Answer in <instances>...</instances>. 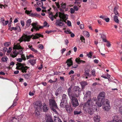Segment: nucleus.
I'll list each match as a JSON object with an SVG mask.
<instances>
[{
  "instance_id": "1",
  "label": "nucleus",
  "mask_w": 122,
  "mask_h": 122,
  "mask_svg": "<svg viewBox=\"0 0 122 122\" xmlns=\"http://www.w3.org/2000/svg\"><path fill=\"white\" fill-rule=\"evenodd\" d=\"M13 52L11 53L10 54V56L12 57L15 58L16 57L18 54H20L21 55V58L25 61L26 60V58L25 56V55L22 54L23 51L22 50H19V49H22L21 47L20 46L19 44H17L15 45H14L13 47Z\"/></svg>"
},
{
  "instance_id": "2",
  "label": "nucleus",
  "mask_w": 122,
  "mask_h": 122,
  "mask_svg": "<svg viewBox=\"0 0 122 122\" xmlns=\"http://www.w3.org/2000/svg\"><path fill=\"white\" fill-rule=\"evenodd\" d=\"M96 102L95 100H91L89 98L87 101L84 104L83 106V109L86 113L89 114L90 115H92L93 113V112L92 111L91 109L92 103Z\"/></svg>"
},
{
  "instance_id": "3",
  "label": "nucleus",
  "mask_w": 122,
  "mask_h": 122,
  "mask_svg": "<svg viewBox=\"0 0 122 122\" xmlns=\"http://www.w3.org/2000/svg\"><path fill=\"white\" fill-rule=\"evenodd\" d=\"M39 37H43V36L42 35L38 33L36 34L35 35H32L31 36H28L25 35H24L19 40L20 42L23 41L25 42L26 41L29 42L30 41V38L33 37V38H32L33 39H38L39 38Z\"/></svg>"
},
{
  "instance_id": "4",
  "label": "nucleus",
  "mask_w": 122,
  "mask_h": 122,
  "mask_svg": "<svg viewBox=\"0 0 122 122\" xmlns=\"http://www.w3.org/2000/svg\"><path fill=\"white\" fill-rule=\"evenodd\" d=\"M105 96V93L104 92H101L99 94L97 97V100L96 103L99 107H101L102 104L104 103L103 102L105 101L104 99Z\"/></svg>"
},
{
  "instance_id": "5",
  "label": "nucleus",
  "mask_w": 122,
  "mask_h": 122,
  "mask_svg": "<svg viewBox=\"0 0 122 122\" xmlns=\"http://www.w3.org/2000/svg\"><path fill=\"white\" fill-rule=\"evenodd\" d=\"M25 64L24 63L22 64L18 63L16 64L17 66L16 68L17 70H21L22 72L23 73H26V71L29 67H28L26 66H25Z\"/></svg>"
},
{
  "instance_id": "6",
  "label": "nucleus",
  "mask_w": 122,
  "mask_h": 122,
  "mask_svg": "<svg viewBox=\"0 0 122 122\" xmlns=\"http://www.w3.org/2000/svg\"><path fill=\"white\" fill-rule=\"evenodd\" d=\"M104 103L102 104L103 108L104 111H108L110 109V102L107 99H105V101L103 102Z\"/></svg>"
},
{
  "instance_id": "7",
  "label": "nucleus",
  "mask_w": 122,
  "mask_h": 122,
  "mask_svg": "<svg viewBox=\"0 0 122 122\" xmlns=\"http://www.w3.org/2000/svg\"><path fill=\"white\" fill-rule=\"evenodd\" d=\"M73 106L75 107L78 106L79 105L77 99L75 97V96H73L70 98Z\"/></svg>"
},
{
  "instance_id": "8",
  "label": "nucleus",
  "mask_w": 122,
  "mask_h": 122,
  "mask_svg": "<svg viewBox=\"0 0 122 122\" xmlns=\"http://www.w3.org/2000/svg\"><path fill=\"white\" fill-rule=\"evenodd\" d=\"M74 94L75 97H78L81 91V89L78 86H75L73 88Z\"/></svg>"
},
{
  "instance_id": "9",
  "label": "nucleus",
  "mask_w": 122,
  "mask_h": 122,
  "mask_svg": "<svg viewBox=\"0 0 122 122\" xmlns=\"http://www.w3.org/2000/svg\"><path fill=\"white\" fill-rule=\"evenodd\" d=\"M49 105L50 107H54L56 109L58 108L56 101L53 99H50L49 100Z\"/></svg>"
},
{
  "instance_id": "10",
  "label": "nucleus",
  "mask_w": 122,
  "mask_h": 122,
  "mask_svg": "<svg viewBox=\"0 0 122 122\" xmlns=\"http://www.w3.org/2000/svg\"><path fill=\"white\" fill-rule=\"evenodd\" d=\"M34 107L36 110H41V107L42 106L41 102L40 101H36L34 103Z\"/></svg>"
},
{
  "instance_id": "11",
  "label": "nucleus",
  "mask_w": 122,
  "mask_h": 122,
  "mask_svg": "<svg viewBox=\"0 0 122 122\" xmlns=\"http://www.w3.org/2000/svg\"><path fill=\"white\" fill-rule=\"evenodd\" d=\"M55 24L56 25L60 26H63L64 25L63 22V20L61 19L56 20Z\"/></svg>"
},
{
  "instance_id": "12",
  "label": "nucleus",
  "mask_w": 122,
  "mask_h": 122,
  "mask_svg": "<svg viewBox=\"0 0 122 122\" xmlns=\"http://www.w3.org/2000/svg\"><path fill=\"white\" fill-rule=\"evenodd\" d=\"M59 16L61 20H67L68 19V15H65L61 12H59Z\"/></svg>"
},
{
  "instance_id": "13",
  "label": "nucleus",
  "mask_w": 122,
  "mask_h": 122,
  "mask_svg": "<svg viewBox=\"0 0 122 122\" xmlns=\"http://www.w3.org/2000/svg\"><path fill=\"white\" fill-rule=\"evenodd\" d=\"M43 107H41V109H42L44 112H47L49 110V108L47 107V105L45 103H44L42 105Z\"/></svg>"
},
{
  "instance_id": "14",
  "label": "nucleus",
  "mask_w": 122,
  "mask_h": 122,
  "mask_svg": "<svg viewBox=\"0 0 122 122\" xmlns=\"http://www.w3.org/2000/svg\"><path fill=\"white\" fill-rule=\"evenodd\" d=\"M60 105L62 107H66L68 106V105L67 102L65 101H62L61 100V101Z\"/></svg>"
},
{
  "instance_id": "15",
  "label": "nucleus",
  "mask_w": 122,
  "mask_h": 122,
  "mask_svg": "<svg viewBox=\"0 0 122 122\" xmlns=\"http://www.w3.org/2000/svg\"><path fill=\"white\" fill-rule=\"evenodd\" d=\"M71 86L68 89V93L70 98H71L73 96H74V94L72 93L71 90Z\"/></svg>"
},
{
  "instance_id": "16",
  "label": "nucleus",
  "mask_w": 122,
  "mask_h": 122,
  "mask_svg": "<svg viewBox=\"0 0 122 122\" xmlns=\"http://www.w3.org/2000/svg\"><path fill=\"white\" fill-rule=\"evenodd\" d=\"M113 120L111 121H109L107 122H122V121L118 120L117 121L116 120L118 119V116H114L113 117Z\"/></svg>"
},
{
  "instance_id": "17",
  "label": "nucleus",
  "mask_w": 122,
  "mask_h": 122,
  "mask_svg": "<svg viewBox=\"0 0 122 122\" xmlns=\"http://www.w3.org/2000/svg\"><path fill=\"white\" fill-rule=\"evenodd\" d=\"M67 63V65L68 67L70 66L73 65V62L71 60V58H70L67 60L66 61Z\"/></svg>"
},
{
  "instance_id": "18",
  "label": "nucleus",
  "mask_w": 122,
  "mask_h": 122,
  "mask_svg": "<svg viewBox=\"0 0 122 122\" xmlns=\"http://www.w3.org/2000/svg\"><path fill=\"white\" fill-rule=\"evenodd\" d=\"M46 122H53L51 117L50 116H46L45 118Z\"/></svg>"
},
{
  "instance_id": "19",
  "label": "nucleus",
  "mask_w": 122,
  "mask_h": 122,
  "mask_svg": "<svg viewBox=\"0 0 122 122\" xmlns=\"http://www.w3.org/2000/svg\"><path fill=\"white\" fill-rule=\"evenodd\" d=\"M62 92V87H59L56 90L55 95L56 96H57L59 94H61Z\"/></svg>"
},
{
  "instance_id": "20",
  "label": "nucleus",
  "mask_w": 122,
  "mask_h": 122,
  "mask_svg": "<svg viewBox=\"0 0 122 122\" xmlns=\"http://www.w3.org/2000/svg\"><path fill=\"white\" fill-rule=\"evenodd\" d=\"M95 103L96 104V102H93V103H91V107H92V111L93 112L97 110V106L95 104Z\"/></svg>"
},
{
  "instance_id": "21",
  "label": "nucleus",
  "mask_w": 122,
  "mask_h": 122,
  "mask_svg": "<svg viewBox=\"0 0 122 122\" xmlns=\"http://www.w3.org/2000/svg\"><path fill=\"white\" fill-rule=\"evenodd\" d=\"M68 97L65 94H63L62 96L61 101H65L67 102Z\"/></svg>"
},
{
  "instance_id": "22",
  "label": "nucleus",
  "mask_w": 122,
  "mask_h": 122,
  "mask_svg": "<svg viewBox=\"0 0 122 122\" xmlns=\"http://www.w3.org/2000/svg\"><path fill=\"white\" fill-rule=\"evenodd\" d=\"M100 118L99 116H96L94 117L93 119L95 122H99L100 121Z\"/></svg>"
},
{
  "instance_id": "23",
  "label": "nucleus",
  "mask_w": 122,
  "mask_h": 122,
  "mask_svg": "<svg viewBox=\"0 0 122 122\" xmlns=\"http://www.w3.org/2000/svg\"><path fill=\"white\" fill-rule=\"evenodd\" d=\"M90 93L91 92L90 91H87L86 92V94L84 96V98H85L86 99H87L86 98H88H88H90Z\"/></svg>"
},
{
  "instance_id": "24",
  "label": "nucleus",
  "mask_w": 122,
  "mask_h": 122,
  "mask_svg": "<svg viewBox=\"0 0 122 122\" xmlns=\"http://www.w3.org/2000/svg\"><path fill=\"white\" fill-rule=\"evenodd\" d=\"M37 25V23H32L31 24V25L32 26L33 28L35 29L36 30H39V29L38 27L36 26Z\"/></svg>"
},
{
  "instance_id": "25",
  "label": "nucleus",
  "mask_w": 122,
  "mask_h": 122,
  "mask_svg": "<svg viewBox=\"0 0 122 122\" xmlns=\"http://www.w3.org/2000/svg\"><path fill=\"white\" fill-rule=\"evenodd\" d=\"M75 61L77 63L79 64H80L81 62L83 63H85V61L80 60L79 57L78 58H77L75 60Z\"/></svg>"
},
{
  "instance_id": "26",
  "label": "nucleus",
  "mask_w": 122,
  "mask_h": 122,
  "mask_svg": "<svg viewBox=\"0 0 122 122\" xmlns=\"http://www.w3.org/2000/svg\"><path fill=\"white\" fill-rule=\"evenodd\" d=\"M118 6H115L113 9V12L115 15H118L119 16L118 13L117 11V10L118 9Z\"/></svg>"
},
{
  "instance_id": "27",
  "label": "nucleus",
  "mask_w": 122,
  "mask_h": 122,
  "mask_svg": "<svg viewBox=\"0 0 122 122\" xmlns=\"http://www.w3.org/2000/svg\"><path fill=\"white\" fill-rule=\"evenodd\" d=\"M31 11H29L28 10H26L25 11V13L27 14H29L30 15V16H35V15L34 14H33L32 13H31Z\"/></svg>"
},
{
  "instance_id": "28",
  "label": "nucleus",
  "mask_w": 122,
  "mask_h": 122,
  "mask_svg": "<svg viewBox=\"0 0 122 122\" xmlns=\"http://www.w3.org/2000/svg\"><path fill=\"white\" fill-rule=\"evenodd\" d=\"M113 20L117 23H119V20L118 19V17L117 16L114 15L113 17Z\"/></svg>"
},
{
  "instance_id": "29",
  "label": "nucleus",
  "mask_w": 122,
  "mask_h": 122,
  "mask_svg": "<svg viewBox=\"0 0 122 122\" xmlns=\"http://www.w3.org/2000/svg\"><path fill=\"white\" fill-rule=\"evenodd\" d=\"M90 70L88 69H85L84 73V75L85 76H90L89 72Z\"/></svg>"
},
{
  "instance_id": "30",
  "label": "nucleus",
  "mask_w": 122,
  "mask_h": 122,
  "mask_svg": "<svg viewBox=\"0 0 122 122\" xmlns=\"http://www.w3.org/2000/svg\"><path fill=\"white\" fill-rule=\"evenodd\" d=\"M36 60L34 59L30 60L28 61L29 62L32 66H33L36 63Z\"/></svg>"
},
{
  "instance_id": "31",
  "label": "nucleus",
  "mask_w": 122,
  "mask_h": 122,
  "mask_svg": "<svg viewBox=\"0 0 122 122\" xmlns=\"http://www.w3.org/2000/svg\"><path fill=\"white\" fill-rule=\"evenodd\" d=\"M31 22V20L30 19L28 20L27 21L25 25L27 27H29L30 25V23Z\"/></svg>"
},
{
  "instance_id": "32",
  "label": "nucleus",
  "mask_w": 122,
  "mask_h": 122,
  "mask_svg": "<svg viewBox=\"0 0 122 122\" xmlns=\"http://www.w3.org/2000/svg\"><path fill=\"white\" fill-rule=\"evenodd\" d=\"M49 17L52 21H53L54 20V16L52 14V12H51L49 15Z\"/></svg>"
},
{
  "instance_id": "33",
  "label": "nucleus",
  "mask_w": 122,
  "mask_h": 122,
  "mask_svg": "<svg viewBox=\"0 0 122 122\" xmlns=\"http://www.w3.org/2000/svg\"><path fill=\"white\" fill-rule=\"evenodd\" d=\"M66 110L67 112H68L69 113H71V112L72 111V110L71 108L70 107H66Z\"/></svg>"
},
{
  "instance_id": "34",
  "label": "nucleus",
  "mask_w": 122,
  "mask_h": 122,
  "mask_svg": "<svg viewBox=\"0 0 122 122\" xmlns=\"http://www.w3.org/2000/svg\"><path fill=\"white\" fill-rule=\"evenodd\" d=\"M54 120L55 122H63L58 117H55Z\"/></svg>"
},
{
  "instance_id": "35",
  "label": "nucleus",
  "mask_w": 122,
  "mask_h": 122,
  "mask_svg": "<svg viewBox=\"0 0 122 122\" xmlns=\"http://www.w3.org/2000/svg\"><path fill=\"white\" fill-rule=\"evenodd\" d=\"M37 5L39 6H42L43 4L42 2L41 1H40L37 2Z\"/></svg>"
},
{
  "instance_id": "36",
  "label": "nucleus",
  "mask_w": 122,
  "mask_h": 122,
  "mask_svg": "<svg viewBox=\"0 0 122 122\" xmlns=\"http://www.w3.org/2000/svg\"><path fill=\"white\" fill-rule=\"evenodd\" d=\"M81 113H82V112L81 111H78L76 110H75L74 112V115L80 114Z\"/></svg>"
},
{
  "instance_id": "37",
  "label": "nucleus",
  "mask_w": 122,
  "mask_h": 122,
  "mask_svg": "<svg viewBox=\"0 0 122 122\" xmlns=\"http://www.w3.org/2000/svg\"><path fill=\"white\" fill-rule=\"evenodd\" d=\"M8 59L6 56H4L2 58L1 60L3 61H7Z\"/></svg>"
},
{
  "instance_id": "38",
  "label": "nucleus",
  "mask_w": 122,
  "mask_h": 122,
  "mask_svg": "<svg viewBox=\"0 0 122 122\" xmlns=\"http://www.w3.org/2000/svg\"><path fill=\"white\" fill-rule=\"evenodd\" d=\"M17 102H16L14 100L13 102V103L12 105L9 108H12L14 107L17 104Z\"/></svg>"
},
{
  "instance_id": "39",
  "label": "nucleus",
  "mask_w": 122,
  "mask_h": 122,
  "mask_svg": "<svg viewBox=\"0 0 122 122\" xmlns=\"http://www.w3.org/2000/svg\"><path fill=\"white\" fill-rule=\"evenodd\" d=\"M10 42H6L4 43V45L5 47H8L10 45Z\"/></svg>"
},
{
  "instance_id": "40",
  "label": "nucleus",
  "mask_w": 122,
  "mask_h": 122,
  "mask_svg": "<svg viewBox=\"0 0 122 122\" xmlns=\"http://www.w3.org/2000/svg\"><path fill=\"white\" fill-rule=\"evenodd\" d=\"M83 34L84 36L86 37H89V33L87 31H85L83 32Z\"/></svg>"
},
{
  "instance_id": "41",
  "label": "nucleus",
  "mask_w": 122,
  "mask_h": 122,
  "mask_svg": "<svg viewBox=\"0 0 122 122\" xmlns=\"http://www.w3.org/2000/svg\"><path fill=\"white\" fill-rule=\"evenodd\" d=\"M81 85L82 87H84L85 86L87 85V83L85 81H83L81 83Z\"/></svg>"
},
{
  "instance_id": "42",
  "label": "nucleus",
  "mask_w": 122,
  "mask_h": 122,
  "mask_svg": "<svg viewBox=\"0 0 122 122\" xmlns=\"http://www.w3.org/2000/svg\"><path fill=\"white\" fill-rule=\"evenodd\" d=\"M93 54V53L92 52H90L89 54H87V56H88L89 58H91Z\"/></svg>"
},
{
  "instance_id": "43",
  "label": "nucleus",
  "mask_w": 122,
  "mask_h": 122,
  "mask_svg": "<svg viewBox=\"0 0 122 122\" xmlns=\"http://www.w3.org/2000/svg\"><path fill=\"white\" fill-rule=\"evenodd\" d=\"M41 110H37L36 109L35 110V113L36 115H37L38 116L40 114V112L39 111Z\"/></svg>"
},
{
  "instance_id": "44",
  "label": "nucleus",
  "mask_w": 122,
  "mask_h": 122,
  "mask_svg": "<svg viewBox=\"0 0 122 122\" xmlns=\"http://www.w3.org/2000/svg\"><path fill=\"white\" fill-rule=\"evenodd\" d=\"M34 57V56H33L31 54H30L29 56H26L27 59H29L31 58H33Z\"/></svg>"
},
{
  "instance_id": "45",
  "label": "nucleus",
  "mask_w": 122,
  "mask_h": 122,
  "mask_svg": "<svg viewBox=\"0 0 122 122\" xmlns=\"http://www.w3.org/2000/svg\"><path fill=\"white\" fill-rule=\"evenodd\" d=\"M92 74L93 76H95V70H92L91 71Z\"/></svg>"
},
{
  "instance_id": "46",
  "label": "nucleus",
  "mask_w": 122,
  "mask_h": 122,
  "mask_svg": "<svg viewBox=\"0 0 122 122\" xmlns=\"http://www.w3.org/2000/svg\"><path fill=\"white\" fill-rule=\"evenodd\" d=\"M51 108V109L54 112L56 113H57V112L56 111V110L55 109V108L54 107H50Z\"/></svg>"
},
{
  "instance_id": "47",
  "label": "nucleus",
  "mask_w": 122,
  "mask_h": 122,
  "mask_svg": "<svg viewBox=\"0 0 122 122\" xmlns=\"http://www.w3.org/2000/svg\"><path fill=\"white\" fill-rule=\"evenodd\" d=\"M61 7L63 9H64L65 8L66 6V4L65 3H62V4H61Z\"/></svg>"
},
{
  "instance_id": "48",
  "label": "nucleus",
  "mask_w": 122,
  "mask_h": 122,
  "mask_svg": "<svg viewBox=\"0 0 122 122\" xmlns=\"http://www.w3.org/2000/svg\"><path fill=\"white\" fill-rule=\"evenodd\" d=\"M25 78L26 79H29L30 77V76L28 74H25L24 75Z\"/></svg>"
},
{
  "instance_id": "49",
  "label": "nucleus",
  "mask_w": 122,
  "mask_h": 122,
  "mask_svg": "<svg viewBox=\"0 0 122 122\" xmlns=\"http://www.w3.org/2000/svg\"><path fill=\"white\" fill-rule=\"evenodd\" d=\"M16 30H17L18 31H20L21 30L20 28V26H16Z\"/></svg>"
},
{
  "instance_id": "50",
  "label": "nucleus",
  "mask_w": 122,
  "mask_h": 122,
  "mask_svg": "<svg viewBox=\"0 0 122 122\" xmlns=\"http://www.w3.org/2000/svg\"><path fill=\"white\" fill-rule=\"evenodd\" d=\"M81 2L75 1L74 2V4H76V5H77L78 6L80 4Z\"/></svg>"
},
{
  "instance_id": "51",
  "label": "nucleus",
  "mask_w": 122,
  "mask_h": 122,
  "mask_svg": "<svg viewBox=\"0 0 122 122\" xmlns=\"http://www.w3.org/2000/svg\"><path fill=\"white\" fill-rule=\"evenodd\" d=\"M0 20L2 23V25L4 24V22L5 21V20L3 18H1Z\"/></svg>"
},
{
  "instance_id": "52",
  "label": "nucleus",
  "mask_w": 122,
  "mask_h": 122,
  "mask_svg": "<svg viewBox=\"0 0 122 122\" xmlns=\"http://www.w3.org/2000/svg\"><path fill=\"white\" fill-rule=\"evenodd\" d=\"M75 10L73 9L72 8L70 9V12L71 14L75 12Z\"/></svg>"
},
{
  "instance_id": "53",
  "label": "nucleus",
  "mask_w": 122,
  "mask_h": 122,
  "mask_svg": "<svg viewBox=\"0 0 122 122\" xmlns=\"http://www.w3.org/2000/svg\"><path fill=\"white\" fill-rule=\"evenodd\" d=\"M73 8L75 10L77 11L78 10V8L76 6H74Z\"/></svg>"
},
{
  "instance_id": "54",
  "label": "nucleus",
  "mask_w": 122,
  "mask_h": 122,
  "mask_svg": "<svg viewBox=\"0 0 122 122\" xmlns=\"http://www.w3.org/2000/svg\"><path fill=\"white\" fill-rule=\"evenodd\" d=\"M55 3L56 4V5L57 7V8L59 9H60L61 10V9L60 8V7L59 5V3H57L56 2Z\"/></svg>"
},
{
  "instance_id": "55",
  "label": "nucleus",
  "mask_w": 122,
  "mask_h": 122,
  "mask_svg": "<svg viewBox=\"0 0 122 122\" xmlns=\"http://www.w3.org/2000/svg\"><path fill=\"white\" fill-rule=\"evenodd\" d=\"M30 50L33 51L36 53L37 52V51L35 49L33 48L32 47Z\"/></svg>"
},
{
  "instance_id": "56",
  "label": "nucleus",
  "mask_w": 122,
  "mask_h": 122,
  "mask_svg": "<svg viewBox=\"0 0 122 122\" xmlns=\"http://www.w3.org/2000/svg\"><path fill=\"white\" fill-rule=\"evenodd\" d=\"M67 21V25L69 26H71V22L69 21Z\"/></svg>"
},
{
  "instance_id": "57",
  "label": "nucleus",
  "mask_w": 122,
  "mask_h": 122,
  "mask_svg": "<svg viewBox=\"0 0 122 122\" xmlns=\"http://www.w3.org/2000/svg\"><path fill=\"white\" fill-rule=\"evenodd\" d=\"M119 110L120 113L122 115V106L120 107Z\"/></svg>"
},
{
  "instance_id": "58",
  "label": "nucleus",
  "mask_w": 122,
  "mask_h": 122,
  "mask_svg": "<svg viewBox=\"0 0 122 122\" xmlns=\"http://www.w3.org/2000/svg\"><path fill=\"white\" fill-rule=\"evenodd\" d=\"M48 24L47 23L46 21H45L44 23V26H47L48 27L49 26V25H48V26H47V25Z\"/></svg>"
},
{
  "instance_id": "59",
  "label": "nucleus",
  "mask_w": 122,
  "mask_h": 122,
  "mask_svg": "<svg viewBox=\"0 0 122 122\" xmlns=\"http://www.w3.org/2000/svg\"><path fill=\"white\" fill-rule=\"evenodd\" d=\"M20 23L22 26H23L25 25V23L24 21L23 20L21 21Z\"/></svg>"
},
{
  "instance_id": "60",
  "label": "nucleus",
  "mask_w": 122,
  "mask_h": 122,
  "mask_svg": "<svg viewBox=\"0 0 122 122\" xmlns=\"http://www.w3.org/2000/svg\"><path fill=\"white\" fill-rule=\"evenodd\" d=\"M12 49L11 47H9L8 50L7 51V52L8 53H10Z\"/></svg>"
},
{
  "instance_id": "61",
  "label": "nucleus",
  "mask_w": 122,
  "mask_h": 122,
  "mask_svg": "<svg viewBox=\"0 0 122 122\" xmlns=\"http://www.w3.org/2000/svg\"><path fill=\"white\" fill-rule=\"evenodd\" d=\"M23 60L21 58H19L17 59V61L18 62H21Z\"/></svg>"
},
{
  "instance_id": "62",
  "label": "nucleus",
  "mask_w": 122,
  "mask_h": 122,
  "mask_svg": "<svg viewBox=\"0 0 122 122\" xmlns=\"http://www.w3.org/2000/svg\"><path fill=\"white\" fill-rule=\"evenodd\" d=\"M39 47L41 49H43V46L42 45H40L39 46Z\"/></svg>"
},
{
  "instance_id": "63",
  "label": "nucleus",
  "mask_w": 122,
  "mask_h": 122,
  "mask_svg": "<svg viewBox=\"0 0 122 122\" xmlns=\"http://www.w3.org/2000/svg\"><path fill=\"white\" fill-rule=\"evenodd\" d=\"M107 46L108 47H109L111 46V44L108 41H107Z\"/></svg>"
},
{
  "instance_id": "64",
  "label": "nucleus",
  "mask_w": 122,
  "mask_h": 122,
  "mask_svg": "<svg viewBox=\"0 0 122 122\" xmlns=\"http://www.w3.org/2000/svg\"><path fill=\"white\" fill-rule=\"evenodd\" d=\"M80 29H82L84 27V25L83 24H81L80 25Z\"/></svg>"
}]
</instances>
